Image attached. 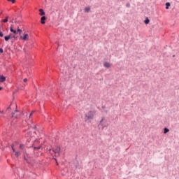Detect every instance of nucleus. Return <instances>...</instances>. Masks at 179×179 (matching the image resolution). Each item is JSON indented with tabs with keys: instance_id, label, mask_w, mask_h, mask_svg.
<instances>
[{
	"instance_id": "nucleus-1",
	"label": "nucleus",
	"mask_w": 179,
	"mask_h": 179,
	"mask_svg": "<svg viewBox=\"0 0 179 179\" xmlns=\"http://www.w3.org/2000/svg\"><path fill=\"white\" fill-rule=\"evenodd\" d=\"M96 111L90 110L87 114H85V121H89V120H93L94 118V115Z\"/></svg>"
},
{
	"instance_id": "nucleus-2",
	"label": "nucleus",
	"mask_w": 179,
	"mask_h": 179,
	"mask_svg": "<svg viewBox=\"0 0 179 179\" xmlns=\"http://www.w3.org/2000/svg\"><path fill=\"white\" fill-rule=\"evenodd\" d=\"M19 27H17V24L16 22L13 23L10 27V31L13 33V34H17V29Z\"/></svg>"
},
{
	"instance_id": "nucleus-3",
	"label": "nucleus",
	"mask_w": 179,
	"mask_h": 179,
	"mask_svg": "<svg viewBox=\"0 0 179 179\" xmlns=\"http://www.w3.org/2000/svg\"><path fill=\"white\" fill-rule=\"evenodd\" d=\"M29 34L24 32L22 35H20V40H22L23 41H29Z\"/></svg>"
},
{
	"instance_id": "nucleus-4",
	"label": "nucleus",
	"mask_w": 179,
	"mask_h": 179,
	"mask_svg": "<svg viewBox=\"0 0 179 179\" xmlns=\"http://www.w3.org/2000/svg\"><path fill=\"white\" fill-rule=\"evenodd\" d=\"M53 152L55 155V157H58L59 156V152H61V148L59 146L55 147V148L53 149Z\"/></svg>"
},
{
	"instance_id": "nucleus-5",
	"label": "nucleus",
	"mask_w": 179,
	"mask_h": 179,
	"mask_svg": "<svg viewBox=\"0 0 179 179\" xmlns=\"http://www.w3.org/2000/svg\"><path fill=\"white\" fill-rule=\"evenodd\" d=\"M11 148L13 152L15 153V156H16V157H19L20 156V151H16V150H15V148H13V145H12Z\"/></svg>"
},
{
	"instance_id": "nucleus-6",
	"label": "nucleus",
	"mask_w": 179,
	"mask_h": 179,
	"mask_svg": "<svg viewBox=\"0 0 179 179\" xmlns=\"http://www.w3.org/2000/svg\"><path fill=\"white\" fill-rule=\"evenodd\" d=\"M16 38V36H12V34H10L8 36H4V40H5V41H9V40H10V38Z\"/></svg>"
},
{
	"instance_id": "nucleus-7",
	"label": "nucleus",
	"mask_w": 179,
	"mask_h": 179,
	"mask_svg": "<svg viewBox=\"0 0 179 179\" xmlns=\"http://www.w3.org/2000/svg\"><path fill=\"white\" fill-rule=\"evenodd\" d=\"M31 129H33L34 134H35V135H38V131L37 130L36 126H32Z\"/></svg>"
},
{
	"instance_id": "nucleus-8",
	"label": "nucleus",
	"mask_w": 179,
	"mask_h": 179,
	"mask_svg": "<svg viewBox=\"0 0 179 179\" xmlns=\"http://www.w3.org/2000/svg\"><path fill=\"white\" fill-rule=\"evenodd\" d=\"M46 19L47 18L45 17V16L41 17V24H45Z\"/></svg>"
},
{
	"instance_id": "nucleus-9",
	"label": "nucleus",
	"mask_w": 179,
	"mask_h": 179,
	"mask_svg": "<svg viewBox=\"0 0 179 179\" xmlns=\"http://www.w3.org/2000/svg\"><path fill=\"white\" fill-rule=\"evenodd\" d=\"M19 149L21 152H23V150L26 149V145H24V144H20L19 146Z\"/></svg>"
},
{
	"instance_id": "nucleus-10",
	"label": "nucleus",
	"mask_w": 179,
	"mask_h": 179,
	"mask_svg": "<svg viewBox=\"0 0 179 179\" xmlns=\"http://www.w3.org/2000/svg\"><path fill=\"white\" fill-rule=\"evenodd\" d=\"M3 31H5V29L0 27V37H3Z\"/></svg>"
},
{
	"instance_id": "nucleus-11",
	"label": "nucleus",
	"mask_w": 179,
	"mask_h": 179,
	"mask_svg": "<svg viewBox=\"0 0 179 179\" xmlns=\"http://www.w3.org/2000/svg\"><path fill=\"white\" fill-rule=\"evenodd\" d=\"M103 66L105 68H111V64H110L108 62H105V63H103Z\"/></svg>"
},
{
	"instance_id": "nucleus-12",
	"label": "nucleus",
	"mask_w": 179,
	"mask_h": 179,
	"mask_svg": "<svg viewBox=\"0 0 179 179\" xmlns=\"http://www.w3.org/2000/svg\"><path fill=\"white\" fill-rule=\"evenodd\" d=\"M6 80V78L3 76H0V82L2 83Z\"/></svg>"
},
{
	"instance_id": "nucleus-13",
	"label": "nucleus",
	"mask_w": 179,
	"mask_h": 179,
	"mask_svg": "<svg viewBox=\"0 0 179 179\" xmlns=\"http://www.w3.org/2000/svg\"><path fill=\"white\" fill-rule=\"evenodd\" d=\"M39 12H40V13H39V15H41V16H44V15H45V13L44 12V10H43V9H39Z\"/></svg>"
},
{
	"instance_id": "nucleus-14",
	"label": "nucleus",
	"mask_w": 179,
	"mask_h": 179,
	"mask_svg": "<svg viewBox=\"0 0 179 179\" xmlns=\"http://www.w3.org/2000/svg\"><path fill=\"white\" fill-rule=\"evenodd\" d=\"M85 12H86L87 13L90 12V7H86L85 9H84Z\"/></svg>"
},
{
	"instance_id": "nucleus-15",
	"label": "nucleus",
	"mask_w": 179,
	"mask_h": 179,
	"mask_svg": "<svg viewBox=\"0 0 179 179\" xmlns=\"http://www.w3.org/2000/svg\"><path fill=\"white\" fill-rule=\"evenodd\" d=\"M8 19H9L8 16L6 17V18L3 20V23H7Z\"/></svg>"
},
{
	"instance_id": "nucleus-16",
	"label": "nucleus",
	"mask_w": 179,
	"mask_h": 179,
	"mask_svg": "<svg viewBox=\"0 0 179 179\" xmlns=\"http://www.w3.org/2000/svg\"><path fill=\"white\" fill-rule=\"evenodd\" d=\"M169 131H170V130H169V129L164 128V134H167V132H169Z\"/></svg>"
},
{
	"instance_id": "nucleus-17",
	"label": "nucleus",
	"mask_w": 179,
	"mask_h": 179,
	"mask_svg": "<svg viewBox=\"0 0 179 179\" xmlns=\"http://www.w3.org/2000/svg\"><path fill=\"white\" fill-rule=\"evenodd\" d=\"M150 22V20H148V18L144 21L145 24H149Z\"/></svg>"
},
{
	"instance_id": "nucleus-18",
	"label": "nucleus",
	"mask_w": 179,
	"mask_h": 179,
	"mask_svg": "<svg viewBox=\"0 0 179 179\" xmlns=\"http://www.w3.org/2000/svg\"><path fill=\"white\" fill-rule=\"evenodd\" d=\"M17 33H19V34H22V29H20L19 27L17 29Z\"/></svg>"
},
{
	"instance_id": "nucleus-19",
	"label": "nucleus",
	"mask_w": 179,
	"mask_h": 179,
	"mask_svg": "<svg viewBox=\"0 0 179 179\" xmlns=\"http://www.w3.org/2000/svg\"><path fill=\"white\" fill-rule=\"evenodd\" d=\"M170 6V3H166V9H169V7Z\"/></svg>"
},
{
	"instance_id": "nucleus-20",
	"label": "nucleus",
	"mask_w": 179,
	"mask_h": 179,
	"mask_svg": "<svg viewBox=\"0 0 179 179\" xmlns=\"http://www.w3.org/2000/svg\"><path fill=\"white\" fill-rule=\"evenodd\" d=\"M28 135H29V136H35V135L31 134L30 131L28 132Z\"/></svg>"
},
{
	"instance_id": "nucleus-21",
	"label": "nucleus",
	"mask_w": 179,
	"mask_h": 179,
	"mask_svg": "<svg viewBox=\"0 0 179 179\" xmlns=\"http://www.w3.org/2000/svg\"><path fill=\"white\" fill-rule=\"evenodd\" d=\"M33 114H34V110H33V111L29 114V118L31 117V115H33Z\"/></svg>"
},
{
	"instance_id": "nucleus-22",
	"label": "nucleus",
	"mask_w": 179,
	"mask_h": 179,
	"mask_svg": "<svg viewBox=\"0 0 179 179\" xmlns=\"http://www.w3.org/2000/svg\"><path fill=\"white\" fill-rule=\"evenodd\" d=\"M126 6H127V8H130L131 4H130L129 3H127L126 4Z\"/></svg>"
},
{
	"instance_id": "nucleus-23",
	"label": "nucleus",
	"mask_w": 179,
	"mask_h": 179,
	"mask_svg": "<svg viewBox=\"0 0 179 179\" xmlns=\"http://www.w3.org/2000/svg\"><path fill=\"white\" fill-rule=\"evenodd\" d=\"M8 2H12V3H15V0H7Z\"/></svg>"
},
{
	"instance_id": "nucleus-24",
	"label": "nucleus",
	"mask_w": 179,
	"mask_h": 179,
	"mask_svg": "<svg viewBox=\"0 0 179 179\" xmlns=\"http://www.w3.org/2000/svg\"><path fill=\"white\" fill-rule=\"evenodd\" d=\"M41 148V145H39V146H38V147H34V149H37V150H38V149H40Z\"/></svg>"
},
{
	"instance_id": "nucleus-25",
	"label": "nucleus",
	"mask_w": 179,
	"mask_h": 179,
	"mask_svg": "<svg viewBox=\"0 0 179 179\" xmlns=\"http://www.w3.org/2000/svg\"><path fill=\"white\" fill-rule=\"evenodd\" d=\"M0 52H1V54H2L3 52V49L0 48Z\"/></svg>"
},
{
	"instance_id": "nucleus-26",
	"label": "nucleus",
	"mask_w": 179,
	"mask_h": 179,
	"mask_svg": "<svg viewBox=\"0 0 179 179\" xmlns=\"http://www.w3.org/2000/svg\"><path fill=\"white\" fill-rule=\"evenodd\" d=\"M103 121H104V117H103V118L101 119V120L100 121V124H101Z\"/></svg>"
},
{
	"instance_id": "nucleus-27",
	"label": "nucleus",
	"mask_w": 179,
	"mask_h": 179,
	"mask_svg": "<svg viewBox=\"0 0 179 179\" xmlns=\"http://www.w3.org/2000/svg\"><path fill=\"white\" fill-rule=\"evenodd\" d=\"M12 117H15V118H17V116H15V113H13Z\"/></svg>"
},
{
	"instance_id": "nucleus-28",
	"label": "nucleus",
	"mask_w": 179,
	"mask_h": 179,
	"mask_svg": "<svg viewBox=\"0 0 179 179\" xmlns=\"http://www.w3.org/2000/svg\"><path fill=\"white\" fill-rule=\"evenodd\" d=\"M24 83L27 82V78H24Z\"/></svg>"
},
{
	"instance_id": "nucleus-29",
	"label": "nucleus",
	"mask_w": 179,
	"mask_h": 179,
	"mask_svg": "<svg viewBox=\"0 0 179 179\" xmlns=\"http://www.w3.org/2000/svg\"><path fill=\"white\" fill-rule=\"evenodd\" d=\"M38 143V141H35L34 142V145H36V143Z\"/></svg>"
},
{
	"instance_id": "nucleus-30",
	"label": "nucleus",
	"mask_w": 179,
	"mask_h": 179,
	"mask_svg": "<svg viewBox=\"0 0 179 179\" xmlns=\"http://www.w3.org/2000/svg\"><path fill=\"white\" fill-rule=\"evenodd\" d=\"M8 110H10V107H8L6 110V111H8Z\"/></svg>"
},
{
	"instance_id": "nucleus-31",
	"label": "nucleus",
	"mask_w": 179,
	"mask_h": 179,
	"mask_svg": "<svg viewBox=\"0 0 179 179\" xmlns=\"http://www.w3.org/2000/svg\"><path fill=\"white\" fill-rule=\"evenodd\" d=\"M0 90H2V87H0Z\"/></svg>"
},
{
	"instance_id": "nucleus-32",
	"label": "nucleus",
	"mask_w": 179,
	"mask_h": 179,
	"mask_svg": "<svg viewBox=\"0 0 179 179\" xmlns=\"http://www.w3.org/2000/svg\"><path fill=\"white\" fill-rule=\"evenodd\" d=\"M15 113H17V110H15Z\"/></svg>"
},
{
	"instance_id": "nucleus-33",
	"label": "nucleus",
	"mask_w": 179,
	"mask_h": 179,
	"mask_svg": "<svg viewBox=\"0 0 179 179\" xmlns=\"http://www.w3.org/2000/svg\"><path fill=\"white\" fill-rule=\"evenodd\" d=\"M10 23H13V21H11V22H10Z\"/></svg>"
}]
</instances>
